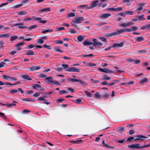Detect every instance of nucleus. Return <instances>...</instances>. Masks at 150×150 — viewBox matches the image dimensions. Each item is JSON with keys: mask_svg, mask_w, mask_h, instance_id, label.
I'll return each mask as SVG.
<instances>
[{"mask_svg": "<svg viewBox=\"0 0 150 150\" xmlns=\"http://www.w3.org/2000/svg\"><path fill=\"white\" fill-rule=\"evenodd\" d=\"M132 31L131 28H127L125 29H117L112 33H107L105 36L107 38H110L112 36L119 35L125 32H130Z\"/></svg>", "mask_w": 150, "mask_h": 150, "instance_id": "obj_1", "label": "nucleus"}, {"mask_svg": "<svg viewBox=\"0 0 150 150\" xmlns=\"http://www.w3.org/2000/svg\"><path fill=\"white\" fill-rule=\"evenodd\" d=\"M92 40L93 42V43L89 41L86 40L83 42V45H93L94 47L96 46H101L103 45V44L101 42H97V40L96 39L93 38Z\"/></svg>", "mask_w": 150, "mask_h": 150, "instance_id": "obj_2", "label": "nucleus"}, {"mask_svg": "<svg viewBox=\"0 0 150 150\" xmlns=\"http://www.w3.org/2000/svg\"><path fill=\"white\" fill-rule=\"evenodd\" d=\"M62 66L63 67L64 70L66 71L76 72H79L80 71V70L79 69H77L75 67H71L69 68V65L67 64H62Z\"/></svg>", "mask_w": 150, "mask_h": 150, "instance_id": "obj_3", "label": "nucleus"}, {"mask_svg": "<svg viewBox=\"0 0 150 150\" xmlns=\"http://www.w3.org/2000/svg\"><path fill=\"white\" fill-rule=\"evenodd\" d=\"M67 83H69L70 82H79L80 84H82L83 86H85L86 83L84 82L82 80L80 79H76L72 78L70 77H67Z\"/></svg>", "mask_w": 150, "mask_h": 150, "instance_id": "obj_4", "label": "nucleus"}, {"mask_svg": "<svg viewBox=\"0 0 150 150\" xmlns=\"http://www.w3.org/2000/svg\"><path fill=\"white\" fill-rule=\"evenodd\" d=\"M98 0H93L91 2L90 8H93L96 6L99 7L102 6L103 3L100 2L98 3L99 2Z\"/></svg>", "mask_w": 150, "mask_h": 150, "instance_id": "obj_5", "label": "nucleus"}, {"mask_svg": "<svg viewBox=\"0 0 150 150\" xmlns=\"http://www.w3.org/2000/svg\"><path fill=\"white\" fill-rule=\"evenodd\" d=\"M2 78L4 80L10 81H16L17 79L14 77H10L9 76L6 75V74H3L2 75Z\"/></svg>", "mask_w": 150, "mask_h": 150, "instance_id": "obj_6", "label": "nucleus"}, {"mask_svg": "<svg viewBox=\"0 0 150 150\" xmlns=\"http://www.w3.org/2000/svg\"><path fill=\"white\" fill-rule=\"evenodd\" d=\"M84 20V19L83 17H76L72 20V22L74 24L75 23H81Z\"/></svg>", "mask_w": 150, "mask_h": 150, "instance_id": "obj_7", "label": "nucleus"}, {"mask_svg": "<svg viewBox=\"0 0 150 150\" xmlns=\"http://www.w3.org/2000/svg\"><path fill=\"white\" fill-rule=\"evenodd\" d=\"M98 70L100 71L112 74L114 72L113 71L110 70L106 68H99Z\"/></svg>", "mask_w": 150, "mask_h": 150, "instance_id": "obj_8", "label": "nucleus"}, {"mask_svg": "<svg viewBox=\"0 0 150 150\" xmlns=\"http://www.w3.org/2000/svg\"><path fill=\"white\" fill-rule=\"evenodd\" d=\"M53 78L52 76L47 77L45 79V81L48 84L53 85L54 81L53 80Z\"/></svg>", "mask_w": 150, "mask_h": 150, "instance_id": "obj_9", "label": "nucleus"}, {"mask_svg": "<svg viewBox=\"0 0 150 150\" xmlns=\"http://www.w3.org/2000/svg\"><path fill=\"white\" fill-rule=\"evenodd\" d=\"M111 16L109 13H103L99 15V17L101 19L106 18Z\"/></svg>", "mask_w": 150, "mask_h": 150, "instance_id": "obj_10", "label": "nucleus"}, {"mask_svg": "<svg viewBox=\"0 0 150 150\" xmlns=\"http://www.w3.org/2000/svg\"><path fill=\"white\" fill-rule=\"evenodd\" d=\"M32 18H34V20L35 21H38L39 23H45L47 22L46 20H42V18L41 17H34V16H33Z\"/></svg>", "mask_w": 150, "mask_h": 150, "instance_id": "obj_11", "label": "nucleus"}, {"mask_svg": "<svg viewBox=\"0 0 150 150\" xmlns=\"http://www.w3.org/2000/svg\"><path fill=\"white\" fill-rule=\"evenodd\" d=\"M40 69V66H32L28 68L29 70L30 71H35L38 70Z\"/></svg>", "mask_w": 150, "mask_h": 150, "instance_id": "obj_12", "label": "nucleus"}, {"mask_svg": "<svg viewBox=\"0 0 150 150\" xmlns=\"http://www.w3.org/2000/svg\"><path fill=\"white\" fill-rule=\"evenodd\" d=\"M139 144H135L131 145H128V147L129 148H134L136 149H139L141 148V146H139Z\"/></svg>", "mask_w": 150, "mask_h": 150, "instance_id": "obj_13", "label": "nucleus"}, {"mask_svg": "<svg viewBox=\"0 0 150 150\" xmlns=\"http://www.w3.org/2000/svg\"><path fill=\"white\" fill-rule=\"evenodd\" d=\"M124 45L123 42L120 43H115L112 45V48H119L122 47Z\"/></svg>", "mask_w": 150, "mask_h": 150, "instance_id": "obj_14", "label": "nucleus"}, {"mask_svg": "<svg viewBox=\"0 0 150 150\" xmlns=\"http://www.w3.org/2000/svg\"><path fill=\"white\" fill-rule=\"evenodd\" d=\"M134 40L137 42H140L144 40V38L143 36H137L134 38Z\"/></svg>", "mask_w": 150, "mask_h": 150, "instance_id": "obj_15", "label": "nucleus"}, {"mask_svg": "<svg viewBox=\"0 0 150 150\" xmlns=\"http://www.w3.org/2000/svg\"><path fill=\"white\" fill-rule=\"evenodd\" d=\"M21 77L22 79H25L26 80H30L32 79L30 76L27 74L23 75Z\"/></svg>", "mask_w": 150, "mask_h": 150, "instance_id": "obj_16", "label": "nucleus"}, {"mask_svg": "<svg viewBox=\"0 0 150 150\" xmlns=\"http://www.w3.org/2000/svg\"><path fill=\"white\" fill-rule=\"evenodd\" d=\"M135 137H136L137 138L134 140V141L137 140L139 139H142V138L144 139H147L148 138V137H145L141 135H136Z\"/></svg>", "mask_w": 150, "mask_h": 150, "instance_id": "obj_17", "label": "nucleus"}, {"mask_svg": "<svg viewBox=\"0 0 150 150\" xmlns=\"http://www.w3.org/2000/svg\"><path fill=\"white\" fill-rule=\"evenodd\" d=\"M26 52L25 53V54L27 55H34L35 53L32 50H26Z\"/></svg>", "mask_w": 150, "mask_h": 150, "instance_id": "obj_18", "label": "nucleus"}, {"mask_svg": "<svg viewBox=\"0 0 150 150\" xmlns=\"http://www.w3.org/2000/svg\"><path fill=\"white\" fill-rule=\"evenodd\" d=\"M54 51L56 52L62 53L63 51L61 49V47L59 46H57L54 48Z\"/></svg>", "mask_w": 150, "mask_h": 150, "instance_id": "obj_19", "label": "nucleus"}, {"mask_svg": "<svg viewBox=\"0 0 150 150\" xmlns=\"http://www.w3.org/2000/svg\"><path fill=\"white\" fill-rule=\"evenodd\" d=\"M50 11V7H48L40 10V11L42 13L47 12Z\"/></svg>", "mask_w": 150, "mask_h": 150, "instance_id": "obj_20", "label": "nucleus"}, {"mask_svg": "<svg viewBox=\"0 0 150 150\" xmlns=\"http://www.w3.org/2000/svg\"><path fill=\"white\" fill-rule=\"evenodd\" d=\"M117 130L119 132H124L125 131V128L122 126H120L117 127Z\"/></svg>", "mask_w": 150, "mask_h": 150, "instance_id": "obj_21", "label": "nucleus"}, {"mask_svg": "<svg viewBox=\"0 0 150 150\" xmlns=\"http://www.w3.org/2000/svg\"><path fill=\"white\" fill-rule=\"evenodd\" d=\"M80 8L83 7L84 9L86 10L92 9V8H90L91 7V3H90V6H88V5H80L79 6Z\"/></svg>", "mask_w": 150, "mask_h": 150, "instance_id": "obj_22", "label": "nucleus"}, {"mask_svg": "<svg viewBox=\"0 0 150 150\" xmlns=\"http://www.w3.org/2000/svg\"><path fill=\"white\" fill-rule=\"evenodd\" d=\"M144 14H142L140 16L137 15L135 17L137 18L138 19L139 21H144L145 19L144 17Z\"/></svg>", "mask_w": 150, "mask_h": 150, "instance_id": "obj_23", "label": "nucleus"}, {"mask_svg": "<svg viewBox=\"0 0 150 150\" xmlns=\"http://www.w3.org/2000/svg\"><path fill=\"white\" fill-rule=\"evenodd\" d=\"M147 52V50L146 49H144L141 50H138L137 52V53L138 54H144L146 53Z\"/></svg>", "mask_w": 150, "mask_h": 150, "instance_id": "obj_24", "label": "nucleus"}, {"mask_svg": "<svg viewBox=\"0 0 150 150\" xmlns=\"http://www.w3.org/2000/svg\"><path fill=\"white\" fill-rule=\"evenodd\" d=\"M96 55H95L94 54H82L81 56L82 57H94Z\"/></svg>", "mask_w": 150, "mask_h": 150, "instance_id": "obj_25", "label": "nucleus"}, {"mask_svg": "<svg viewBox=\"0 0 150 150\" xmlns=\"http://www.w3.org/2000/svg\"><path fill=\"white\" fill-rule=\"evenodd\" d=\"M23 101H31V102H35V100L34 99H32L30 98H23L22 99Z\"/></svg>", "mask_w": 150, "mask_h": 150, "instance_id": "obj_26", "label": "nucleus"}, {"mask_svg": "<svg viewBox=\"0 0 150 150\" xmlns=\"http://www.w3.org/2000/svg\"><path fill=\"white\" fill-rule=\"evenodd\" d=\"M27 13L26 11H21L17 12V14L18 15H25L27 14Z\"/></svg>", "mask_w": 150, "mask_h": 150, "instance_id": "obj_27", "label": "nucleus"}, {"mask_svg": "<svg viewBox=\"0 0 150 150\" xmlns=\"http://www.w3.org/2000/svg\"><path fill=\"white\" fill-rule=\"evenodd\" d=\"M46 96H44L43 97H39L37 100V101H39L41 100H44V101H46L47 100H45V98H46Z\"/></svg>", "mask_w": 150, "mask_h": 150, "instance_id": "obj_28", "label": "nucleus"}, {"mask_svg": "<svg viewBox=\"0 0 150 150\" xmlns=\"http://www.w3.org/2000/svg\"><path fill=\"white\" fill-rule=\"evenodd\" d=\"M53 31V30L52 29H48L46 30H43L42 31H41V33L42 34L45 33H48V32H52Z\"/></svg>", "mask_w": 150, "mask_h": 150, "instance_id": "obj_29", "label": "nucleus"}, {"mask_svg": "<svg viewBox=\"0 0 150 150\" xmlns=\"http://www.w3.org/2000/svg\"><path fill=\"white\" fill-rule=\"evenodd\" d=\"M38 26L37 25H32L30 26L28 28V31H30L33 29L35 28Z\"/></svg>", "mask_w": 150, "mask_h": 150, "instance_id": "obj_30", "label": "nucleus"}, {"mask_svg": "<svg viewBox=\"0 0 150 150\" xmlns=\"http://www.w3.org/2000/svg\"><path fill=\"white\" fill-rule=\"evenodd\" d=\"M148 81V79L146 78H145L143 79H142L140 81L139 83L140 84L143 83H146Z\"/></svg>", "mask_w": 150, "mask_h": 150, "instance_id": "obj_31", "label": "nucleus"}, {"mask_svg": "<svg viewBox=\"0 0 150 150\" xmlns=\"http://www.w3.org/2000/svg\"><path fill=\"white\" fill-rule=\"evenodd\" d=\"M33 88L37 89V88H41V85L38 84H34L33 86Z\"/></svg>", "mask_w": 150, "mask_h": 150, "instance_id": "obj_32", "label": "nucleus"}, {"mask_svg": "<svg viewBox=\"0 0 150 150\" xmlns=\"http://www.w3.org/2000/svg\"><path fill=\"white\" fill-rule=\"evenodd\" d=\"M125 13L126 15H132L134 14V12L133 11H125Z\"/></svg>", "mask_w": 150, "mask_h": 150, "instance_id": "obj_33", "label": "nucleus"}, {"mask_svg": "<svg viewBox=\"0 0 150 150\" xmlns=\"http://www.w3.org/2000/svg\"><path fill=\"white\" fill-rule=\"evenodd\" d=\"M75 14L74 13H69L67 16V17L68 18H70L71 17H73L75 16Z\"/></svg>", "mask_w": 150, "mask_h": 150, "instance_id": "obj_34", "label": "nucleus"}, {"mask_svg": "<svg viewBox=\"0 0 150 150\" xmlns=\"http://www.w3.org/2000/svg\"><path fill=\"white\" fill-rule=\"evenodd\" d=\"M111 79V78L108 76H104L101 78L102 81H108Z\"/></svg>", "mask_w": 150, "mask_h": 150, "instance_id": "obj_35", "label": "nucleus"}, {"mask_svg": "<svg viewBox=\"0 0 150 150\" xmlns=\"http://www.w3.org/2000/svg\"><path fill=\"white\" fill-rule=\"evenodd\" d=\"M47 75L44 74L42 73L39 74L38 77L39 78H46L47 77Z\"/></svg>", "mask_w": 150, "mask_h": 150, "instance_id": "obj_36", "label": "nucleus"}, {"mask_svg": "<svg viewBox=\"0 0 150 150\" xmlns=\"http://www.w3.org/2000/svg\"><path fill=\"white\" fill-rule=\"evenodd\" d=\"M84 39V37L81 35L77 37V40L78 41L81 42Z\"/></svg>", "mask_w": 150, "mask_h": 150, "instance_id": "obj_37", "label": "nucleus"}, {"mask_svg": "<svg viewBox=\"0 0 150 150\" xmlns=\"http://www.w3.org/2000/svg\"><path fill=\"white\" fill-rule=\"evenodd\" d=\"M101 95L98 92L96 93L94 95V96L95 98H100Z\"/></svg>", "mask_w": 150, "mask_h": 150, "instance_id": "obj_38", "label": "nucleus"}, {"mask_svg": "<svg viewBox=\"0 0 150 150\" xmlns=\"http://www.w3.org/2000/svg\"><path fill=\"white\" fill-rule=\"evenodd\" d=\"M74 102L76 103L79 104L81 102V100L80 99H75L74 100Z\"/></svg>", "mask_w": 150, "mask_h": 150, "instance_id": "obj_39", "label": "nucleus"}, {"mask_svg": "<svg viewBox=\"0 0 150 150\" xmlns=\"http://www.w3.org/2000/svg\"><path fill=\"white\" fill-rule=\"evenodd\" d=\"M96 64H95L93 63L92 62H90L88 63V64L87 66L89 67H95L96 66Z\"/></svg>", "mask_w": 150, "mask_h": 150, "instance_id": "obj_40", "label": "nucleus"}, {"mask_svg": "<svg viewBox=\"0 0 150 150\" xmlns=\"http://www.w3.org/2000/svg\"><path fill=\"white\" fill-rule=\"evenodd\" d=\"M9 91L10 93L12 94L16 93L17 92V90L16 89H10Z\"/></svg>", "mask_w": 150, "mask_h": 150, "instance_id": "obj_41", "label": "nucleus"}, {"mask_svg": "<svg viewBox=\"0 0 150 150\" xmlns=\"http://www.w3.org/2000/svg\"><path fill=\"white\" fill-rule=\"evenodd\" d=\"M102 144L103 145L105 146V147H107L110 148L112 147L109 146L107 144L105 143V141L104 139H103L102 142Z\"/></svg>", "mask_w": 150, "mask_h": 150, "instance_id": "obj_42", "label": "nucleus"}, {"mask_svg": "<svg viewBox=\"0 0 150 150\" xmlns=\"http://www.w3.org/2000/svg\"><path fill=\"white\" fill-rule=\"evenodd\" d=\"M142 9V7L140 6L137 9L136 11L139 14L140 13V11H141Z\"/></svg>", "mask_w": 150, "mask_h": 150, "instance_id": "obj_43", "label": "nucleus"}, {"mask_svg": "<svg viewBox=\"0 0 150 150\" xmlns=\"http://www.w3.org/2000/svg\"><path fill=\"white\" fill-rule=\"evenodd\" d=\"M132 31H135L137 30L138 29V27L136 26H133L131 27Z\"/></svg>", "mask_w": 150, "mask_h": 150, "instance_id": "obj_44", "label": "nucleus"}, {"mask_svg": "<svg viewBox=\"0 0 150 150\" xmlns=\"http://www.w3.org/2000/svg\"><path fill=\"white\" fill-rule=\"evenodd\" d=\"M86 95L89 97H91V93L87 91H84Z\"/></svg>", "mask_w": 150, "mask_h": 150, "instance_id": "obj_45", "label": "nucleus"}, {"mask_svg": "<svg viewBox=\"0 0 150 150\" xmlns=\"http://www.w3.org/2000/svg\"><path fill=\"white\" fill-rule=\"evenodd\" d=\"M69 32L71 33L76 34L77 33V31H76L71 28H70L69 29Z\"/></svg>", "mask_w": 150, "mask_h": 150, "instance_id": "obj_46", "label": "nucleus"}, {"mask_svg": "<svg viewBox=\"0 0 150 150\" xmlns=\"http://www.w3.org/2000/svg\"><path fill=\"white\" fill-rule=\"evenodd\" d=\"M82 140H77L75 141H69V142L71 143H79L80 142H82Z\"/></svg>", "mask_w": 150, "mask_h": 150, "instance_id": "obj_47", "label": "nucleus"}, {"mask_svg": "<svg viewBox=\"0 0 150 150\" xmlns=\"http://www.w3.org/2000/svg\"><path fill=\"white\" fill-rule=\"evenodd\" d=\"M18 38V36L16 35H14L11 37L10 40L11 41H13L16 40Z\"/></svg>", "mask_w": 150, "mask_h": 150, "instance_id": "obj_48", "label": "nucleus"}, {"mask_svg": "<svg viewBox=\"0 0 150 150\" xmlns=\"http://www.w3.org/2000/svg\"><path fill=\"white\" fill-rule=\"evenodd\" d=\"M108 10L112 11H116L117 9L116 8L112 7L108 8Z\"/></svg>", "mask_w": 150, "mask_h": 150, "instance_id": "obj_49", "label": "nucleus"}, {"mask_svg": "<svg viewBox=\"0 0 150 150\" xmlns=\"http://www.w3.org/2000/svg\"><path fill=\"white\" fill-rule=\"evenodd\" d=\"M24 44V42H21L18 44H16L15 45V47H18V46L19 47L21 46H23Z\"/></svg>", "mask_w": 150, "mask_h": 150, "instance_id": "obj_50", "label": "nucleus"}, {"mask_svg": "<svg viewBox=\"0 0 150 150\" xmlns=\"http://www.w3.org/2000/svg\"><path fill=\"white\" fill-rule=\"evenodd\" d=\"M24 24V23H23V22H21V23H17L15 24L14 25H12L11 26L12 27H15V26H18L19 25H23Z\"/></svg>", "mask_w": 150, "mask_h": 150, "instance_id": "obj_51", "label": "nucleus"}, {"mask_svg": "<svg viewBox=\"0 0 150 150\" xmlns=\"http://www.w3.org/2000/svg\"><path fill=\"white\" fill-rule=\"evenodd\" d=\"M56 44H62L63 43V41L60 40H57L55 41Z\"/></svg>", "mask_w": 150, "mask_h": 150, "instance_id": "obj_52", "label": "nucleus"}, {"mask_svg": "<svg viewBox=\"0 0 150 150\" xmlns=\"http://www.w3.org/2000/svg\"><path fill=\"white\" fill-rule=\"evenodd\" d=\"M100 40H101L102 41H103V42H107V40L106 38L104 37H100L99 38Z\"/></svg>", "mask_w": 150, "mask_h": 150, "instance_id": "obj_53", "label": "nucleus"}, {"mask_svg": "<svg viewBox=\"0 0 150 150\" xmlns=\"http://www.w3.org/2000/svg\"><path fill=\"white\" fill-rule=\"evenodd\" d=\"M35 47V45L33 44H30L28 46L26 47L27 49H30Z\"/></svg>", "mask_w": 150, "mask_h": 150, "instance_id": "obj_54", "label": "nucleus"}, {"mask_svg": "<svg viewBox=\"0 0 150 150\" xmlns=\"http://www.w3.org/2000/svg\"><path fill=\"white\" fill-rule=\"evenodd\" d=\"M23 5V4H17V5H16L15 6L13 7V8H19L20 7H21Z\"/></svg>", "mask_w": 150, "mask_h": 150, "instance_id": "obj_55", "label": "nucleus"}, {"mask_svg": "<svg viewBox=\"0 0 150 150\" xmlns=\"http://www.w3.org/2000/svg\"><path fill=\"white\" fill-rule=\"evenodd\" d=\"M65 29V28L64 27H60L57 28L56 29V30L57 31H59L61 30H63Z\"/></svg>", "mask_w": 150, "mask_h": 150, "instance_id": "obj_56", "label": "nucleus"}, {"mask_svg": "<svg viewBox=\"0 0 150 150\" xmlns=\"http://www.w3.org/2000/svg\"><path fill=\"white\" fill-rule=\"evenodd\" d=\"M44 42V40L42 38L39 39L37 41L38 43L40 44H42Z\"/></svg>", "mask_w": 150, "mask_h": 150, "instance_id": "obj_57", "label": "nucleus"}, {"mask_svg": "<svg viewBox=\"0 0 150 150\" xmlns=\"http://www.w3.org/2000/svg\"><path fill=\"white\" fill-rule=\"evenodd\" d=\"M118 15L120 16H122L125 17V12L124 13H123L122 12H120L119 13H118L117 14Z\"/></svg>", "mask_w": 150, "mask_h": 150, "instance_id": "obj_58", "label": "nucleus"}, {"mask_svg": "<svg viewBox=\"0 0 150 150\" xmlns=\"http://www.w3.org/2000/svg\"><path fill=\"white\" fill-rule=\"evenodd\" d=\"M67 90L69 91L71 93H73L74 91V89L71 88H67Z\"/></svg>", "mask_w": 150, "mask_h": 150, "instance_id": "obj_59", "label": "nucleus"}, {"mask_svg": "<svg viewBox=\"0 0 150 150\" xmlns=\"http://www.w3.org/2000/svg\"><path fill=\"white\" fill-rule=\"evenodd\" d=\"M119 26L121 27L125 26L127 27V24H125V23H120L119 24Z\"/></svg>", "mask_w": 150, "mask_h": 150, "instance_id": "obj_60", "label": "nucleus"}, {"mask_svg": "<svg viewBox=\"0 0 150 150\" xmlns=\"http://www.w3.org/2000/svg\"><path fill=\"white\" fill-rule=\"evenodd\" d=\"M16 104L15 103L7 104V106L9 107L12 108L13 106H16Z\"/></svg>", "mask_w": 150, "mask_h": 150, "instance_id": "obj_61", "label": "nucleus"}, {"mask_svg": "<svg viewBox=\"0 0 150 150\" xmlns=\"http://www.w3.org/2000/svg\"><path fill=\"white\" fill-rule=\"evenodd\" d=\"M2 38H8L10 36L9 34H2Z\"/></svg>", "mask_w": 150, "mask_h": 150, "instance_id": "obj_62", "label": "nucleus"}, {"mask_svg": "<svg viewBox=\"0 0 150 150\" xmlns=\"http://www.w3.org/2000/svg\"><path fill=\"white\" fill-rule=\"evenodd\" d=\"M126 61L129 62H134V60L132 58H128L126 59Z\"/></svg>", "mask_w": 150, "mask_h": 150, "instance_id": "obj_63", "label": "nucleus"}, {"mask_svg": "<svg viewBox=\"0 0 150 150\" xmlns=\"http://www.w3.org/2000/svg\"><path fill=\"white\" fill-rule=\"evenodd\" d=\"M109 96V95L107 93H104L103 97L104 98H108Z\"/></svg>", "mask_w": 150, "mask_h": 150, "instance_id": "obj_64", "label": "nucleus"}]
</instances>
